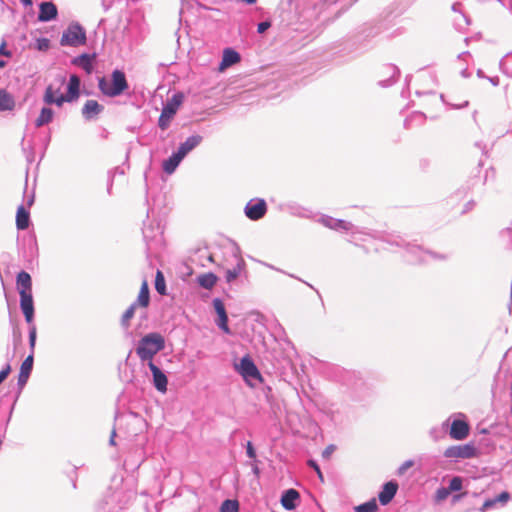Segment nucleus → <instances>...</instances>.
Returning <instances> with one entry per match:
<instances>
[{
    "instance_id": "obj_1",
    "label": "nucleus",
    "mask_w": 512,
    "mask_h": 512,
    "mask_svg": "<svg viewBox=\"0 0 512 512\" xmlns=\"http://www.w3.org/2000/svg\"><path fill=\"white\" fill-rule=\"evenodd\" d=\"M165 348V339L158 332H151L143 336L136 347V354L142 364L153 361L154 356Z\"/></svg>"
},
{
    "instance_id": "obj_2",
    "label": "nucleus",
    "mask_w": 512,
    "mask_h": 512,
    "mask_svg": "<svg viewBox=\"0 0 512 512\" xmlns=\"http://www.w3.org/2000/svg\"><path fill=\"white\" fill-rule=\"evenodd\" d=\"M99 90L108 97H117L121 95L126 89H128V82L125 73L119 69H115L111 77L98 78Z\"/></svg>"
},
{
    "instance_id": "obj_3",
    "label": "nucleus",
    "mask_w": 512,
    "mask_h": 512,
    "mask_svg": "<svg viewBox=\"0 0 512 512\" xmlns=\"http://www.w3.org/2000/svg\"><path fill=\"white\" fill-rule=\"evenodd\" d=\"M36 339H37V329L35 325H32L29 327V347H30V354L26 357V359L22 362L20 367V372L18 375V382L17 385L19 387V393L22 391V389L27 384V381L29 379V376L33 369V363H34V349L36 345Z\"/></svg>"
},
{
    "instance_id": "obj_4",
    "label": "nucleus",
    "mask_w": 512,
    "mask_h": 512,
    "mask_svg": "<svg viewBox=\"0 0 512 512\" xmlns=\"http://www.w3.org/2000/svg\"><path fill=\"white\" fill-rule=\"evenodd\" d=\"M392 243L396 244L397 246H403L405 245L407 252L411 255L409 258V261L412 263H421L426 262L429 259H435V260H445L446 256L443 254H438L429 250H424L422 247L418 245H412V244H405L404 240L399 239L395 240Z\"/></svg>"
},
{
    "instance_id": "obj_5",
    "label": "nucleus",
    "mask_w": 512,
    "mask_h": 512,
    "mask_svg": "<svg viewBox=\"0 0 512 512\" xmlns=\"http://www.w3.org/2000/svg\"><path fill=\"white\" fill-rule=\"evenodd\" d=\"M236 368L248 385L253 386V381L262 382L261 373L250 356L242 357Z\"/></svg>"
},
{
    "instance_id": "obj_6",
    "label": "nucleus",
    "mask_w": 512,
    "mask_h": 512,
    "mask_svg": "<svg viewBox=\"0 0 512 512\" xmlns=\"http://www.w3.org/2000/svg\"><path fill=\"white\" fill-rule=\"evenodd\" d=\"M182 93H175L171 99L164 105L161 115L158 119V126L165 130L168 128L171 119L176 114L178 107L181 105L183 101Z\"/></svg>"
},
{
    "instance_id": "obj_7",
    "label": "nucleus",
    "mask_w": 512,
    "mask_h": 512,
    "mask_svg": "<svg viewBox=\"0 0 512 512\" xmlns=\"http://www.w3.org/2000/svg\"><path fill=\"white\" fill-rule=\"evenodd\" d=\"M86 41L85 30L79 24H71L63 32L60 43L62 46L76 47Z\"/></svg>"
},
{
    "instance_id": "obj_8",
    "label": "nucleus",
    "mask_w": 512,
    "mask_h": 512,
    "mask_svg": "<svg viewBox=\"0 0 512 512\" xmlns=\"http://www.w3.org/2000/svg\"><path fill=\"white\" fill-rule=\"evenodd\" d=\"M455 416L457 418L450 425L449 435L454 440H464L470 432L469 423L466 421L464 414L458 413Z\"/></svg>"
},
{
    "instance_id": "obj_9",
    "label": "nucleus",
    "mask_w": 512,
    "mask_h": 512,
    "mask_svg": "<svg viewBox=\"0 0 512 512\" xmlns=\"http://www.w3.org/2000/svg\"><path fill=\"white\" fill-rule=\"evenodd\" d=\"M443 455L446 458L470 459L477 455V450L476 447L471 443L463 445H453L448 447L444 451Z\"/></svg>"
},
{
    "instance_id": "obj_10",
    "label": "nucleus",
    "mask_w": 512,
    "mask_h": 512,
    "mask_svg": "<svg viewBox=\"0 0 512 512\" xmlns=\"http://www.w3.org/2000/svg\"><path fill=\"white\" fill-rule=\"evenodd\" d=\"M244 212L247 218L253 221L262 219L267 212V204L264 199H252L250 200L245 208Z\"/></svg>"
},
{
    "instance_id": "obj_11",
    "label": "nucleus",
    "mask_w": 512,
    "mask_h": 512,
    "mask_svg": "<svg viewBox=\"0 0 512 512\" xmlns=\"http://www.w3.org/2000/svg\"><path fill=\"white\" fill-rule=\"evenodd\" d=\"M316 221L326 228L340 232L354 231L355 228L351 222L335 219L328 215H321Z\"/></svg>"
},
{
    "instance_id": "obj_12",
    "label": "nucleus",
    "mask_w": 512,
    "mask_h": 512,
    "mask_svg": "<svg viewBox=\"0 0 512 512\" xmlns=\"http://www.w3.org/2000/svg\"><path fill=\"white\" fill-rule=\"evenodd\" d=\"M147 366L152 373V382L154 387L157 391L165 393L168 385V378L166 374L155 364L154 361L148 362Z\"/></svg>"
},
{
    "instance_id": "obj_13",
    "label": "nucleus",
    "mask_w": 512,
    "mask_h": 512,
    "mask_svg": "<svg viewBox=\"0 0 512 512\" xmlns=\"http://www.w3.org/2000/svg\"><path fill=\"white\" fill-rule=\"evenodd\" d=\"M19 295H20V308L25 317V321L31 327L32 325H34L33 320H34V313H35L32 293H26L23 291Z\"/></svg>"
},
{
    "instance_id": "obj_14",
    "label": "nucleus",
    "mask_w": 512,
    "mask_h": 512,
    "mask_svg": "<svg viewBox=\"0 0 512 512\" xmlns=\"http://www.w3.org/2000/svg\"><path fill=\"white\" fill-rule=\"evenodd\" d=\"M202 141L203 137L201 135H191L179 145L176 151L179 155L185 158L192 150L198 147Z\"/></svg>"
},
{
    "instance_id": "obj_15",
    "label": "nucleus",
    "mask_w": 512,
    "mask_h": 512,
    "mask_svg": "<svg viewBox=\"0 0 512 512\" xmlns=\"http://www.w3.org/2000/svg\"><path fill=\"white\" fill-rule=\"evenodd\" d=\"M397 490H398V483L396 481L392 480V481L386 482L383 485L382 490L380 491V493L378 495L379 502L382 505L389 504L395 497Z\"/></svg>"
},
{
    "instance_id": "obj_16",
    "label": "nucleus",
    "mask_w": 512,
    "mask_h": 512,
    "mask_svg": "<svg viewBox=\"0 0 512 512\" xmlns=\"http://www.w3.org/2000/svg\"><path fill=\"white\" fill-rule=\"evenodd\" d=\"M300 498V494L296 489L290 488L282 493L280 502L283 508L288 511H292L297 506V500Z\"/></svg>"
},
{
    "instance_id": "obj_17",
    "label": "nucleus",
    "mask_w": 512,
    "mask_h": 512,
    "mask_svg": "<svg viewBox=\"0 0 512 512\" xmlns=\"http://www.w3.org/2000/svg\"><path fill=\"white\" fill-rule=\"evenodd\" d=\"M58 11L55 4L52 2H42L39 6L38 20L41 22H48L57 17Z\"/></svg>"
},
{
    "instance_id": "obj_18",
    "label": "nucleus",
    "mask_w": 512,
    "mask_h": 512,
    "mask_svg": "<svg viewBox=\"0 0 512 512\" xmlns=\"http://www.w3.org/2000/svg\"><path fill=\"white\" fill-rule=\"evenodd\" d=\"M103 109L104 107L96 100H87L82 108V115L86 120H92L98 116Z\"/></svg>"
},
{
    "instance_id": "obj_19",
    "label": "nucleus",
    "mask_w": 512,
    "mask_h": 512,
    "mask_svg": "<svg viewBox=\"0 0 512 512\" xmlns=\"http://www.w3.org/2000/svg\"><path fill=\"white\" fill-rule=\"evenodd\" d=\"M384 68L385 71L383 72V75L388 77L384 79H379L378 84L381 87H389L396 82L400 74V71L398 69V66H384Z\"/></svg>"
},
{
    "instance_id": "obj_20",
    "label": "nucleus",
    "mask_w": 512,
    "mask_h": 512,
    "mask_svg": "<svg viewBox=\"0 0 512 512\" xmlns=\"http://www.w3.org/2000/svg\"><path fill=\"white\" fill-rule=\"evenodd\" d=\"M184 158L174 151L166 160L163 161L162 168L167 174H172Z\"/></svg>"
},
{
    "instance_id": "obj_21",
    "label": "nucleus",
    "mask_w": 512,
    "mask_h": 512,
    "mask_svg": "<svg viewBox=\"0 0 512 512\" xmlns=\"http://www.w3.org/2000/svg\"><path fill=\"white\" fill-rule=\"evenodd\" d=\"M16 282L19 290V294L23 291L26 293H32V279L28 272L21 271L17 274Z\"/></svg>"
},
{
    "instance_id": "obj_22",
    "label": "nucleus",
    "mask_w": 512,
    "mask_h": 512,
    "mask_svg": "<svg viewBox=\"0 0 512 512\" xmlns=\"http://www.w3.org/2000/svg\"><path fill=\"white\" fill-rule=\"evenodd\" d=\"M80 92V79L77 75H71L67 84L68 102H72L78 98Z\"/></svg>"
},
{
    "instance_id": "obj_23",
    "label": "nucleus",
    "mask_w": 512,
    "mask_h": 512,
    "mask_svg": "<svg viewBox=\"0 0 512 512\" xmlns=\"http://www.w3.org/2000/svg\"><path fill=\"white\" fill-rule=\"evenodd\" d=\"M245 267H246V263L243 260V258H241V257L238 258L237 264L233 268L227 269L225 271L226 282L232 283L235 279H237L239 277V275L245 269Z\"/></svg>"
},
{
    "instance_id": "obj_24",
    "label": "nucleus",
    "mask_w": 512,
    "mask_h": 512,
    "mask_svg": "<svg viewBox=\"0 0 512 512\" xmlns=\"http://www.w3.org/2000/svg\"><path fill=\"white\" fill-rule=\"evenodd\" d=\"M30 214L24 206H19L16 214V227L18 230H25L29 227Z\"/></svg>"
},
{
    "instance_id": "obj_25",
    "label": "nucleus",
    "mask_w": 512,
    "mask_h": 512,
    "mask_svg": "<svg viewBox=\"0 0 512 512\" xmlns=\"http://www.w3.org/2000/svg\"><path fill=\"white\" fill-rule=\"evenodd\" d=\"M217 280L218 277L212 272L204 273L197 277V283L207 290L212 289L216 285Z\"/></svg>"
},
{
    "instance_id": "obj_26",
    "label": "nucleus",
    "mask_w": 512,
    "mask_h": 512,
    "mask_svg": "<svg viewBox=\"0 0 512 512\" xmlns=\"http://www.w3.org/2000/svg\"><path fill=\"white\" fill-rule=\"evenodd\" d=\"M241 61L240 54L233 48H225L223 50L222 65L238 64Z\"/></svg>"
},
{
    "instance_id": "obj_27",
    "label": "nucleus",
    "mask_w": 512,
    "mask_h": 512,
    "mask_svg": "<svg viewBox=\"0 0 512 512\" xmlns=\"http://www.w3.org/2000/svg\"><path fill=\"white\" fill-rule=\"evenodd\" d=\"M136 304H139L142 308H147L150 303V292L147 281H143L138 297L134 301Z\"/></svg>"
},
{
    "instance_id": "obj_28",
    "label": "nucleus",
    "mask_w": 512,
    "mask_h": 512,
    "mask_svg": "<svg viewBox=\"0 0 512 512\" xmlns=\"http://www.w3.org/2000/svg\"><path fill=\"white\" fill-rule=\"evenodd\" d=\"M54 117V111L49 107H43L40 111L39 116L35 120V126L37 128L49 124Z\"/></svg>"
},
{
    "instance_id": "obj_29",
    "label": "nucleus",
    "mask_w": 512,
    "mask_h": 512,
    "mask_svg": "<svg viewBox=\"0 0 512 512\" xmlns=\"http://www.w3.org/2000/svg\"><path fill=\"white\" fill-rule=\"evenodd\" d=\"M138 307H140V305L133 302L122 314L120 324L123 329L127 330L130 327V321L134 317L135 311Z\"/></svg>"
},
{
    "instance_id": "obj_30",
    "label": "nucleus",
    "mask_w": 512,
    "mask_h": 512,
    "mask_svg": "<svg viewBox=\"0 0 512 512\" xmlns=\"http://www.w3.org/2000/svg\"><path fill=\"white\" fill-rule=\"evenodd\" d=\"M472 184L466 183L458 188L452 195L451 200H463L465 199L472 189Z\"/></svg>"
},
{
    "instance_id": "obj_31",
    "label": "nucleus",
    "mask_w": 512,
    "mask_h": 512,
    "mask_svg": "<svg viewBox=\"0 0 512 512\" xmlns=\"http://www.w3.org/2000/svg\"><path fill=\"white\" fill-rule=\"evenodd\" d=\"M14 102L11 97L3 90H0V112L11 110Z\"/></svg>"
},
{
    "instance_id": "obj_32",
    "label": "nucleus",
    "mask_w": 512,
    "mask_h": 512,
    "mask_svg": "<svg viewBox=\"0 0 512 512\" xmlns=\"http://www.w3.org/2000/svg\"><path fill=\"white\" fill-rule=\"evenodd\" d=\"M378 504L373 498L355 507V512H377Z\"/></svg>"
},
{
    "instance_id": "obj_33",
    "label": "nucleus",
    "mask_w": 512,
    "mask_h": 512,
    "mask_svg": "<svg viewBox=\"0 0 512 512\" xmlns=\"http://www.w3.org/2000/svg\"><path fill=\"white\" fill-rule=\"evenodd\" d=\"M155 289L157 292L161 295L166 294V284L165 279L161 271H157L156 277H155Z\"/></svg>"
},
{
    "instance_id": "obj_34",
    "label": "nucleus",
    "mask_w": 512,
    "mask_h": 512,
    "mask_svg": "<svg viewBox=\"0 0 512 512\" xmlns=\"http://www.w3.org/2000/svg\"><path fill=\"white\" fill-rule=\"evenodd\" d=\"M239 504L236 500L227 499L223 501L220 507V512H238Z\"/></svg>"
},
{
    "instance_id": "obj_35",
    "label": "nucleus",
    "mask_w": 512,
    "mask_h": 512,
    "mask_svg": "<svg viewBox=\"0 0 512 512\" xmlns=\"http://www.w3.org/2000/svg\"><path fill=\"white\" fill-rule=\"evenodd\" d=\"M121 492L120 491H115L112 496H111V501H117L118 502V507L120 509H122L125 505L128 504V502L131 500L132 498V493L130 492L129 494H126L123 496V498H119V494Z\"/></svg>"
},
{
    "instance_id": "obj_36",
    "label": "nucleus",
    "mask_w": 512,
    "mask_h": 512,
    "mask_svg": "<svg viewBox=\"0 0 512 512\" xmlns=\"http://www.w3.org/2000/svg\"><path fill=\"white\" fill-rule=\"evenodd\" d=\"M44 102L48 105L55 104L58 107L62 106L64 102H68V96L67 95H60L56 98H50L49 94L47 96H44L43 98Z\"/></svg>"
},
{
    "instance_id": "obj_37",
    "label": "nucleus",
    "mask_w": 512,
    "mask_h": 512,
    "mask_svg": "<svg viewBox=\"0 0 512 512\" xmlns=\"http://www.w3.org/2000/svg\"><path fill=\"white\" fill-rule=\"evenodd\" d=\"M462 485V478L459 476H455L449 481V486L447 487V489H449L450 493L460 491L462 489Z\"/></svg>"
},
{
    "instance_id": "obj_38",
    "label": "nucleus",
    "mask_w": 512,
    "mask_h": 512,
    "mask_svg": "<svg viewBox=\"0 0 512 512\" xmlns=\"http://www.w3.org/2000/svg\"><path fill=\"white\" fill-rule=\"evenodd\" d=\"M216 324L224 333H226V334L230 333V328L228 326V315L227 314L218 316Z\"/></svg>"
},
{
    "instance_id": "obj_39",
    "label": "nucleus",
    "mask_w": 512,
    "mask_h": 512,
    "mask_svg": "<svg viewBox=\"0 0 512 512\" xmlns=\"http://www.w3.org/2000/svg\"><path fill=\"white\" fill-rule=\"evenodd\" d=\"M213 307L218 316L227 314L225 305L220 298L213 299Z\"/></svg>"
},
{
    "instance_id": "obj_40",
    "label": "nucleus",
    "mask_w": 512,
    "mask_h": 512,
    "mask_svg": "<svg viewBox=\"0 0 512 512\" xmlns=\"http://www.w3.org/2000/svg\"><path fill=\"white\" fill-rule=\"evenodd\" d=\"M477 76L479 78H487L493 86L499 85V77L497 75H486L484 70L477 69Z\"/></svg>"
},
{
    "instance_id": "obj_41",
    "label": "nucleus",
    "mask_w": 512,
    "mask_h": 512,
    "mask_svg": "<svg viewBox=\"0 0 512 512\" xmlns=\"http://www.w3.org/2000/svg\"><path fill=\"white\" fill-rule=\"evenodd\" d=\"M34 47L39 51H46L50 47V41L47 38H38L35 41Z\"/></svg>"
},
{
    "instance_id": "obj_42",
    "label": "nucleus",
    "mask_w": 512,
    "mask_h": 512,
    "mask_svg": "<svg viewBox=\"0 0 512 512\" xmlns=\"http://www.w3.org/2000/svg\"><path fill=\"white\" fill-rule=\"evenodd\" d=\"M477 203L474 199H470L464 203L462 209L460 210L461 215H465L471 211H473L476 207Z\"/></svg>"
},
{
    "instance_id": "obj_43",
    "label": "nucleus",
    "mask_w": 512,
    "mask_h": 512,
    "mask_svg": "<svg viewBox=\"0 0 512 512\" xmlns=\"http://www.w3.org/2000/svg\"><path fill=\"white\" fill-rule=\"evenodd\" d=\"M94 57L89 54H82L80 57L74 59L72 64H91L92 58Z\"/></svg>"
},
{
    "instance_id": "obj_44",
    "label": "nucleus",
    "mask_w": 512,
    "mask_h": 512,
    "mask_svg": "<svg viewBox=\"0 0 512 512\" xmlns=\"http://www.w3.org/2000/svg\"><path fill=\"white\" fill-rule=\"evenodd\" d=\"M497 500H496V497L494 498H491V499H487L483 505L479 508V511L480 512H486L487 510L495 507V505L497 504Z\"/></svg>"
},
{
    "instance_id": "obj_45",
    "label": "nucleus",
    "mask_w": 512,
    "mask_h": 512,
    "mask_svg": "<svg viewBox=\"0 0 512 512\" xmlns=\"http://www.w3.org/2000/svg\"><path fill=\"white\" fill-rule=\"evenodd\" d=\"M449 494H450L449 489H447L446 487H441V488L437 489V491H436V500L443 501L449 496Z\"/></svg>"
},
{
    "instance_id": "obj_46",
    "label": "nucleus",
    "mask_w": 512,
    "mask_h": 512,
    "mask_svg": "<svg viewBox=\"0 0 512 512\" xmlns=\"http://www.w3.org/2000/svg\"><path fill=\"white\" fill-rule=\"evenodd\" d=\"M308 465L314 469V471L317 473L319 479L323 482L324 477H323V474H322L321 469H320L319 465L317 464V462L313 459H310V460H308Z\"/></svg>"
},
{
    "instance_id": "obj_47",
    "label": "nucleus",
    "mask_w": 512,
    "mask_h": 512,
    "mask_svg": "<svg viewBox=\"0 0 512 512\" xmlns=\"http://www.w3.org/2000/svg\"><path fill=\"white\" fill-rule=\"evenodd\" d=\"M460 6H461V4H460L459 2H456V3H454V4L452 5V10H453L454 12H458V13L460 14V16H461V18L463 19V21H464L465 25H469V24H470V20H469V18H468L465 14H463V13L461 12V10H460Z\"/></svg>"
},
{
    "instance_id": "obj_48",
    "label": "nucleus",
    "mask_w": 512,
    "mask_h": 512,
    "mask_svg": "<svg viewBox=\"0 0 512 512\" xmlns=\"http://www.w3.org/2000/svg\"><path fill=\"white\" fill-rule=\"evenodd\" d=\"M413 464L414 462L412 460H407L404 463H402L397 470L398 475H403L407 471V469L413 466Z\"/></svg>"
},
{
    "instance_id": "obj_49",
    "label": "nucleus",
    "mask_w": 512,
    "mask_h": 512,
    "mask_svg": "<svg viewBox=\"0 0 512 512\" xmlns=\"http://www.w3.org/2000/svg\"><path fill=\"white\" fill-rule=\"evenodd\" d=\"M246 454H247L248 458H250V459L256 458V451L253 447V444L250 441H248L247 445H246Z\"/></svg>"
},
{
    "instance_id": "obj_50",
    "label": "nucleus",
    "mask_w": 512,
    "mask_h": 512,
    "mask_svg": "<svg viewBox=\"0 0 512 512\" xmlns=\"http://www.w3.org/2000/svg\"><path fill=\"white\" fill-rule=\"evenodd\" d=\"M11 372V366L6 364L5 367L0 371V384L8 377Z\"/></svg>"
},
{
    "instance_id": "obj_51",
    "label": "nucleus",
    "mask_w": 512,
    "mask_h": 512,
    "mask_svg": "<svg viewBox=\"0 0 512 512\" xmlns=\"http://www.w3.org/2000/svg\"><path fill=\"white\" fill-rule=\"evenodd\" d=\"M510 499V494L507 491L501 492L496 496V500L498 503L505 504Z\"/></svg>"
},
{
    "instance_id": "obj_52",
    "label": "nucleus",
    "mask_w": 512,
    "mask_h": 512,
    "mask_svg": "<svg viewBox=\"0 0 512 512\" xmlns=\"http://www.w3.org/2000/svg\"><path fill=\"white\" fill-rule=\"evenodd\" d=\"M440 99H441V101H442L443 103H445V104L449 105V103H447V102L445 101V97H444V95H443V94H440ZM468 104H469V102H468V101H464V102H463V103H461V104H450V106H451L452 108H455V109H461V108L467 107V106H468Z\"/></svg>"
},
{
    "instance_id": "obj_53",
    "label": "nucleus",
    "mask_w": 512,
    "mask_h": 512,
    "mask_svg": "<svg viewBox=\"0 0 512 512\" xmlns=\"http://www.w3.org/2000/svg\"><path fill=\"white\" fill-rule=\"evenodd\" d=\"M271 26L270 22L263 21L258 24L257 31L258 33H264L267 29H269Z\"/></svg>"
},
{
    "instance_id": "obj_54",
    "label": "nucleus",
    "mask_w": 512,
    "mask_h": 512,
    "mask_svg": "<svg viewBox=\"0 0 512 512\" xmlns=\"http://www.w3.org/2000/svg\"><path fill=\"white\" fill-rule=\"evenodd\" d=\"M334 448L335 447L333 445H329L328 447H326L322 452V457L328 459L332 452L334 451Z\"/></svg>"
},
{
    "instance_id": "obj_55",
    "label": "nucleus",
    "mask_w": 512,
    "mask_h": 512,
    "mask_svg": "<svg viewBox=\"0 0 512 512\" xmlns=\"http://www.w3.org/2000/svg\"><path fill=\"white\" fill-rule=\"evenodd\" d=\"M142 231H143V237H144L145 240L153 237L152 236V228L150 226L148 227V226L145 225L143 227Z\"/></svg>"
},
{
    "instance_id": "obj_56",
    "label": "nucleus",
    "mask_w": 512,
    "mask_h": 512,
    "mask_svg": "<svg viewBox=\"0 0 512 512\" xmlns=\"http://www.w3.org/2000/svg\"><path fill=\"white\" fill-rule=\"evenodd\" d=\"M500 70H502V72L512 78V66H498Z\"/></svg>"
},
{
    "instance_id": "obj_57",
    "label": "nucleus",
    "mask_w": 512,
    "mask_h": 512,
    "mask_svg": "<svg viewBox=\"0 0 512 512\" xmlns=\"http://www.w3.org/2000/svg\"><path fill=\"white\" fill-rule=\"evenodd\" d=\"M55 93L56 91L53 89L52 85H49L45 90L44 96H47L49 94L50 98H56Z\"/></svg>"
},
{
    "instance_id": "obj_58",
    "label": "nucleus",
    "mask_w": 512,
    "mask_h": 512,
    "mask_svg": "<svg viewBox=\"0 0 512 512\" xmlns=\"http://www.w3.org/2000/svg\"><path fill=\"white\" fill-rule=\"evenodd\" d=\"M429 434L434 440H437L439 438V429L437 427H433L430 430Z\"/></svg>"
},
{
    "instance_id": "obj_59",
    "label": "nucleus",
    "mask_w": 512,
    "mask_h": 512,
    "mask_svg": "<svg viewBox=\"0 0 512 512\" xmlns=\"http://www.w3.org/2000/svg\"><path fill=\"white\" fill-rule=\"evenodd\" d=\"M115 437H116V431H115V429H113V430H112V432H111L110 439H109V443H110V445H112V446L116 445V443H115Z\"/></svg>"
},
{
    "instance_id": "obj_60",
    "label": "nucleus",
    "mask_w": 512,
    "mask_h": 512,
    "mask_svg": "<svg viewBox=\"0 0 512 512\" xmlns=\"http://www.w3.org/2000/svg\"><path fill=\"white\" fill-rule=\"evenodd\" d=\"M459 57L462 61L468 62V61H470L471 56L468 52H465V53H462L461 55H459Z\"/></svg>"
},
{
    "instance_id": "obj_61",
    "label": "nucleus",
    "mask_w": 512,
    "mask_h": 512,
    "mask_svg": "<svg viewBox=\"0 0 512 512\" xmlns=\"http://www.w3.org/2000/svg\"><path fill=\"white\" fill-rule=\"evenodd\" d=\"M0 55H5V56L10 55V52L6 51L4 43L0 46Z\"/></svg>"
},
{
    "instance_id": "obj_62",
    "label": "nucleus",
    "mask_w": 512,
    "mask_h": 512,
    "mask_svg": "<svg viewBox=\"0 0 512 512\" xmlns=\"http://www.w3.org/2000/svg\"><path fill=\"white\" fill-rule=\"evenodd\" d=\"M252 471H253V473H254L256 476H258V475H259V473H260V470H259V468H258V466H257L256 464H255V465H253V467H252Z\"/></svg>"
},
{
    "instance_id": "obj_63",
    "label": "nucleus",
    "mask_w": 512,
    "mask_h": 512,
    "mask_svg": "<svg viewBox=\"0 0 512 512\" xmlns=\"http://www.w3.org/2000/svg\"><path fill=\"white\" fill-rule=\"evenodd\" d=\"M83 67L85 68L86 72L90 74L93 72L95 66L87 65V66H83Z\"/></svg>"
},
{
    "instance_id": "obj_64",
    "label": "nucleus",
    "mask_w": 512,
    "mask_h": 512,
    "mask_svg": "<svg viewBox=\"0 0 512 512\" xmlns=\"http://www.w3.org/2000/svg\"><path fill=\"white\" fill-rule=\"evenodd\" d=\"M504 61H505V62L512 61V53H508V54L504 57Z\"/></svg>"
}]
</instances>
